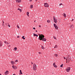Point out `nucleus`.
Here are the masks:
<instances>
[{"mask_svg": "<svg viewBox=\"0 0 75 75\" xmlns=\"http://www.w3.org/2000/svg\"><path fill=\"white\" fill-rule=\"evenodd\" d=\"M38 40H40L41 41L42 40V41H47L46 38H44V35L42 34H41V35L39 36Z\"/></svg>", "mask_w": 75, "mask_h": 75, "instance_id": "nucleus-1", "label": "nucleus"}, {"mask_svg": "<svg viewBox=\"0 0 75 75\" xmlns=\"http://www.w3.org/2000/svg\"><path fill=\"white\" fill-rule=\"evenodd\" d=\"M71 59V57H70L69 55H68V57L66 58V61H67L68 62H70Z\"/></svg>", "mask_w": 75, "mask_h": 75, "instance_id": "nucleus-2", "label": "nucleus"}, {"mask_svg": "<svg viewBox=\"0 0 75 75\" xmlns=\"http://www.w3.org/2000/svg\"><path fill=\"white\" fill-rule=\"evenodd\" d=\"M33 71H36L37 70V65L35 64H33Z\"/></svg>", "mask_w": 75, "mask_h": 75, "instance_id": "nucleus-3", "label": "nucleus"}, {"mask_svg": "<svg viewBox=\"0 0 75 75\" xmlns=\"http://www.w3.org/2000/svg\"><path fill=\"white\" fill-rule=\"evenodd\" d=\"M53 25L54 26V27H55L56 30H58V26H57V25L56 24L54 23L53 24Z\"/></svg>", "mask_w": 75, "mask_h": 75, "instance_id": "nucleus-4", "label": "nucleus"}, {"mask_svg": "<svg viewBox=\"0 0 75 75\" xmlns=\"http://www.w3.org/2000/svg\"><path fill=\"white\" fill-rule=\"evenodd\" d=\"M45 7H49V5L47 3H45L44 4Z\"/></svg>", "mask_w": 75, "mask_h": 75, "instance_id": "nucleus-5", "label": "nucleus"}, {"mask_svg": "<svg viewBox=\"0 0 75 75\" xmlns=\"http://www.w3.org/2000/svg\"><path fill=\"white\" fill-rule=\"evenodd\" d=\"M70 69L71 68L70 67H67L66 69V71H67V72H69V71H70Z\"/></svg>", "mask_w": 75, "mask_h": 75, "instance_id": "nucleus-6", "label": "nucleus"}, {"mask_svg": "<svg viewBox=\"0 0 75 75\" xmlns=\"http://www.w3.org/2000/svg\"><path fill=\"white\" fill-rule=\"evenodd\" d=\"M53 18H54V23H57V19H56L55 18L54 16H53Z\"/></svg>", "mask_w": 75, "mask_h": 75, "instance_id": "nucleus-7", "label": "nucleus"}, {"mask_svg": "<svg viewBox=\"0 0 75 75\" xmlns=\"http://www.w3.org/2000/svg\"><path fill=\"white\" fill-rule=\"evenodd\" d=\"M9 72H8V71L6 70V72L4 73V74L5 75H8V74Z\"/></svg>", "mask_w": 75, "mask_h": 75, "instance_id": "nucleus-8", "label": "nucleus"}, {"mask_svg": "<svg viewBox=\"0 0 75 75\" xmlns=\"http://www.w3.org/2000/svg\"><path fill=\"white\" fill-rule=\"evenodd\" d=\"M12 67L13 69H17V67H16V66H15L13 65L12 66Z\"/></svg>", "mask_w": 75, "mask_h": 75, "instance_id": "nucleus-9", "label": "nucleus"}, {"mask_svg": "<svg viewBox=\"0 0 75 75\" xmlns=\"http://www.w3.org/2000/svg\"><path fill=\"white\" fill-rule=\"evenodd\" d=\"M3 46V43L1 42L0 41V47Z\"/></svg>", "mask_w": 75, "mask_h": 75, "instance_id": "nucleus-10", "label": "nucleus"}, {"mask_svg": "<svg viewBox=\"0 0 75 75\" xmlns=\"http://www.w3.org/2000/svg\"><path fill=\"white\" fill-rule=\"evenodd\" d=\"M11 62L12 65H14V62L13 61H11Z\"/></svg>", "mask_w": 75, "mask_h": 75, "instance_id": "nucleus-11", "label": "nucleus"}, {"mask_svg": "<svg viewBox=\"0 0 75 75\" xmlns=\"http://www.w3.org/2000/svg\"><path fill=\"white\" fill-rule=\"evenodd\" d=\"M70 28H74V25H71L70 26Z\"/></svg>", "mask_w": 75, "mask_h": 75, "instance_id": "nucleus-12", "label": "nucleus"}, {"mask_svg": "<svg viewBox=\"0 0 75 75\" xmlns=\"http://www.w3.org/2000/svg\"><path fill=\"white\" fill-rule=\"evenodd\" d=\"M64 14L63 15L64 17L65 18H66V17H67V16L66 15V14H65V13H64Z\"/></svg>", "mask_w": 75, "mask_h": 75, "instance_id": "nucleus-13", "label": "nucleus"}, {"mask_svg": "<svg viewBox=\"0 0 75 75\" xmlns=\"http://www.w3.org/2000/svg\"><path fill=\"white\" fill-rule=\"evenodd\" d=\"M19 72H20V75H23V73H22V72L21 71V70H20L19 71Z\"/></svg>", "mask_w": 75, "mask_h": 75, "instance_id": "nucleus-14", "label": "nucleus"}, {"mask_svg": "<svg viewBox=\"0 0 75 75\" xmlns=\"http://www.w3.org/2000/svg\"><path fill=\"white\" fill-rule=\"evenodd\" d=\"M33 5H31L30 7V8H33Z\"/></svg>", "mask_w": 75, "mask_h": 75, "instance_id": "nucleus-15", "label": "nucleus"}, {"mask_svg": "<svg viewBox=\"0 0 75 75\" xmlns=\"http://www.w3.org/2000/svg\"><path fill=\"white\" fill-rule=\"evenodd\" d=\"M41 48H42V49H43V50H44V49H45V48L42 45V46Z\"/></svg>", "mask_w": 75, "mask_h": 75, "instance_id": "nucleus-16", "label": "nucleus"}, {"mask_svg": "<svg viewBox=\"0 0 75 75\" xmlns=\"http://www.w3.org/2000/svg\"><path fill=\"white\" fill-rule=\"evenodd\" d=\"M13 50H14V51H16V50H17V47H15L14 48Z\"/></svg>", "mask_w": 75, "mask_h": 75, "instance_id": "nucleus-17", "label": "nucleus"}, {"mask_svg": "<svg viewBox=\"0 0 75 75\" xmlns=\"http://www.w3.org/2000/svg\"><path fill=\"white\" fill-rule=\"evenodd\" d=\"M58 47V46L57 45H55V47H54V48H57Z\"/></svg>", "mask_w": 75, "mask_h": 75, "instance_id": "nucleus-18", "label": "nucleus"}, {"mask_svg": "<svg viewBox=\"0 0 75 75\" xmlns=\"http://www.w3.org/2000/svg\"><path fill=\"white\" fill-rule=\"evenodd\" d=\"M29 12H27V16H28V17H29Z\"/></svg>", "mask_w": 75, "mask_h": 75, "instance_id": "nucleus-19", "label": "nucleus"}, {"mask_svg": "<svg viewBox=\"0 0 75 75\" xmlns=\"http://www.w3.org/2000/svg\"><path fill=\"white\" fill-rule=\"evenodd\" d=\"M22 38L23 39V40H25V37H24V36H23L22 37Z\"/></svg>", "mask_w": 75, "mask_h": 75, "instance_id": "nucleus-20", "label": "nucleus"}, {"mask_svg": "<svg viewBox=\"0 0 75 75\" xmlns=\"http://www.w3.org/2000/svg\"><path fill=\"white\" fill-rule=\"evenodd\" d=\"M5 24L6 25V26H8V25H9V23H6Z\"/></svg>", "mask_w": 75, "mask_h": 75, "instance_id": "nucleus-21", "label": "nucleus"}, {"mask_svg": "<svg viewBox=\"0 0 75 75\" xmlns=\"http://www.w3.org/2000/svg\"><path fill=\"white\" fill-rule=\"evenodd\" d=\"M4 42V43H5V44H8V42H7L6 41H5Z\"/></svg>", "mask_w": 75, "mask_h": 75, "instance_id": "nucleus-22", "label": "nucleus"}, {"mask_svg": "<svg viewBox=\"0 0 75 75\" xmlns=\"http://www.w3.org/2000/svg\"><path fill=\"white\" fill-rule=\"evenodd\" d=\"M54 56H55V57H58V54H54Z\"/></svg>", "mask_w": 75, "mask_h": 75, "instance_id": "nucleus-23", "label": "nucleus"}, {"mask_svg": "<svg viewBox=\"0 0 75 75\" xmlns=\"http://www.w3.org/2000/svg\"><path fill=\"white\" fill-rule=\"evenodd\" d=\"M16 3H19V0H16Z\"/></svg>", "mask_w": 75, "mask_h": 75, "instance_id": "nucleus-24", "label": "nucleus"}, {"mask_svg": "<svg viewBox=\"0 0 75 75\" xmlns=\"http://www.w3.org/2000/svg\"><path fill=\"white\" fill-rule=\"evenodd\" d=\"M47 23H50V21L49 20H48L47 21Z\"/></svg>", "mask_w": 75, "mask_h": 75, "instance_id": "nucleus-25", "label": "nucleus"}, {"mask_svg": "<svg viewBox=\"0 0 75 75\" xmlns=\"http://www.w3.org/2000/svg\"><path fill=\"white\" fill-rule=\"evenodd\" d=\"M53 38L54 39H55V40H57V38H56V37H55V36H53Z\"/></svg>", "mask_w": 75, "mask_h": 75, "instance_id": "nucleus-26", "label": "nucleus"}, {"mask_svg": "<svg viewBox=\"0 0 75 75\" xmlns=\"http://www.w3.org/2000/svg\"><path fill=\"white\" fill-rule=\"evenodd\" d=\"M55 65V62L53 64V66H55V65Z\"/></svg>", "mask_w": 75, "mask_h": 75, "instance_id": "nucleus-27", "label": "nucleus"}, {"mask_svg": "<svg viewBox=\"0 0 75 75\" xmlns=\"http://www.w3.org/2000/svg\"><path fill=\"white\" fill-rule=\"evenodd\" d=\"M19 10L20 11V12H21V11H22V10H21V9H20V8L19 9Z\"/></svg>", "mask_w": 75, "mask_h": 75, "instance_id": "nucleus-28", "label": "nucleus"}, {"mask_svg": "<svg viewBox=\"0 0 75 75\" xmlns=\"http://www.w3.org/2000/svg\"><path fill=\"white\" fill-rule=\"evenodd\" d=\"M63 64H62V65L60 66V67H63Z\"/></svg>", "mask_w": 75, "mask_h": 75, "instance_id": "nucleus-29", "label": "nucleus"}, {"mask_svg": "<svg viewBox=\"0 0 75 75\" xmlns=\"http://www.w3.org/2000/svg\"><path fill=\"white\" fill-rule=\"evenodd\" d=\"M62 5V3H61V4H60L59 5V6H61Z\"/></svg>", "mask_w": 75, "mask_h": 75, "instance_id": "nucleus-30", "label": "nucleus"}, {"mask_svg": "<svg viewBox=\"0 0 75 75\" xmlns=\"http://www.w3.org/2000/svg\"><path fill=\"white\" fill-rule=\"evenodd\" d=\"M33 35H33L34 36H36V34H35V33H33Z\"/></svg>", "mask_w": 75, "mask_h": 75, "instance_id": "nucleus-31", "label": "nucleus"}, {"mask_svg": "<svg viewBox=\"0 0 75 75\" xmlns=\"http://www.w3.org/2000/svg\"><path fill=\"white\" fill-rule=\"evenodd\" d=\"M6 1H7V3H8V2H9L10 1V0H7Z\"/></svg>", "mask_w": 75, "mask_h": 75, "instance_id": "nucleus-32", "label": "nucleus"}, {"mask_svg": "<svg viewBox=\"0 0 75 75\" xmlns=\"http://www.w3.org/2000/svg\"><path fill=\"white\" fill-rule=\"evenodd\" d=\"M54 67H55V68H57V66L55 65L54 66Z\"/></svg>", "mask_w": 75, "mask_h": 75, "instance_id": "nucleus-33", "label": "nucleus"}, {"mask_svg": "<svg viewBox=\"0 0 75 75\" xmlns=\"http://www.w3.org/2000/svg\"><path fill=\"white\" fill-rule=\"evenodd\" d=\"M19 3H21V0H19Z\"/></svg>", "mask_w": 75, "mask_h": 75, "instance_id": "nucleus-34", "label": "nucleus"}, {"mask_svg": "<svg viewBox=\"0 0 75 75\" xmlns=\"http://www.w3.org/2000/svg\"><path fill=\"white\" fill-rule=\"evenodd\" d=\"M15 62H18V60H16L15 61Z\"/></svg>", "mask_w": 75, "mask_h": 75, "instance_id": "nucleus-35", "label": "nucleus"}, {"mask_svg": "<svg viewBox=\"0 0 75 75\" xmlns=\"http://www.w3.org/2000/svg\"><path fill=\"white\" fill-rule=\"evenodd\" d=\"M17 28H19V26H18V25H17Z\"/></svg>", "mask_w": 75, "mask_h": 75, "instance_id": "nucleus-36", "label": "nucleus"}, {"mask_svg": "<svg viewBox=\"0 0 75 75\" xmlns=\"http://www.w3.org/2000/svg\"><path fill=\"white\" fill-rule=\"evenodd\" d=\"M69 62H68V60L66 61V63H69Z\"/></svg>", "mask_w": 75, "mask_h": 75, "instance_id": "nucleus-37", "label": "nucleus"}, {"mask_svg": "<svg viewBox=\"0 0 75 75\" xmlns=\"http://www.w3.org/2000/svg\"><path fill=\"white\" fill-rule=\"evenodd\" d=\"M33 0H29V1H30V2H31V1H32Z\"/></svg>", "mask_w": 75, "mask_h": 75, "instance_id": "nucleus-38", "label": "nucleus"}, {"mask_svg": "<svg viewBox=\"0 0 75 75\" xmlns=\"http://www.w3.org/2000/svg\"><path fill=\"white\" fill-rule=\"evenodd\" d=\"M14 63L15 64H17L16 62H15Z\"/></svg>", "mask_w": 75, "mask_h": 75, "instance_id": "nucleus-39", "label": "nucleus"}, {"mask_svg": "<svg viewBox=\"0 0 75 75\" xmlns=\"http://www.w3.org/2000/svg\"><path fill=\"white\" fill-rule=\"evenodd\" d=\"M63 58H64V59H66V58L65 57H63Z\"/></svg>", "mask_w": 75, "mask_h": 75, "instance_id": "nucleus-40", "label": "nucleus"}, {"mask_svg": "<svg viewBox=\"0 0 75 75\" xmlns=\"http://www.w3.org/2000/svg\"><path fill=\"white\" fill-rule=\"evenodd\" d=\"M8 26L9 27H10V25L9 24L8 25Z\"/></svg>", "mask_w": 75, "mask_h": 75, "instance_id": "nucleus-41", "label": "nucleus"}, {"mask_svg": "<svg viewBox=\"0 0 75 75\" xmlns=\"http://www.w3.org/2000/svg\"><path fill=\"white\" fill-rule=\"evenodd\" d=\"M33 30H35V28H33Z\"/></svg>", "mask_w": 75, "mask_h": 75, "instance_id": "nucleus-42", "label": "nucleus"}, {"mask_svg": "<svg viewBox=\"0 0 75 75\" xmlns=\"http://www.w3.org/2000/svg\"><path fill=\"white\" fill-rule=\"evenodd\" d=\"M36 37H38V35H36Z\"/></svg>", "mask_w": 75, "mask_h": 75, "instance_id": "nucleus-43", "label": "nucleus"}, {"mask_svg": "<svg viewBox=\"0 0 75 75\" xmlns=\"http://www.w3.org/2000/svg\"><path fill=\"white\" fill-rule=\"evenodd\" d=\"M39 27H41V25H39Z\"/></svg>", "mask_w": 75, "mask_h": 75, "instance_id": "nucleus-44", "label": "nucleus"}, {"mask_svg": "<svg viewBox=\"0 0 75 75\" xmlns=\"http://www.w3.org/2000/svg\"><path fill=\"white\" fill-rule=\"evenodd\" d=\"M2 21L3 22V24H4V21Z\"/></svg>", "mask_w": 75, "mask_h": 75, "instance_id": "nucleus-45", "label": "nucleus"}, {"mask_svg": "<svg viewBox=\"0 0 75 75\" xmlns=\"http://www.w3.org/2000/svg\"><path fill=\"white\" fill-rule=\"evenodd\" d=\"M74 21V19H72L71 21Z\"/></svg>", "mask_w": 75, "mask_h": 75, "instance_id": "nucleus-46", "label": "nucleus"}, {"mask_svg": "<svg viewBox=\"0 0 75 75\" xmlns=\"http://www.w3.org/2000/svg\"><path fill=\"white\" fill-rule=\"evenodd\" d=\"M11 46H10V45H8V47H11Z\"/></svg>", "mask_w": 75, "mask_h": 75, "instance_id": "nucleus-47", "label": "nucleus"}, {"mask_svg": "<svg viewBox=\"0 0 75 75\" xmlns=\"http://www.w3.org/2000/svg\"><path fill=\"white\" fill-rule=\"evenodd\" d=\"M38 53L40 54H41V52H39Z\"/></svg>", "mask_w": 75, "mask_h": 75, "instance_id": "nucleus-48", "label": "nucleus"}, {"mask_svg": "<svg viewBox=\"0 0 75 75\" xmlns=\"http://www.w3.org/2000/svg\"><path fill=\"white\" fill-rule=\"evenodd\" d=\"M17 38H19V36H18L17 37Z\"/></svg>", "mask_w": 75, "mask_h": 75, "instance_id": "nucleus-49", "label": "nucleus"}, {"mask_svg": "<svg viewBox=\"0 0 75 75\" xmlns=\"http://www.w3.org/2000/svg\"><path fill=\"white\" fill-rule=\"evenodd\" d=\"M38 34L39 35H40V34Z\"/></svg>", "mask_w": 75, "mask_h": 75, "instance_id": "nucleus-50", "label": "nucleus"}, {"mask_svg": "<svg viewBox=\"0 0 75 75\" xmlns=\"http://www.w3.org/2000/svg\"><path fill=\"white\" fill-rule=\"evenodd\" d=\"M31 63H32V64H33V63H32V62H31Z\"/></svg>", "mask_w": 75, "mask_h": 75, "instance_id": "nucleus-51", "label": "nucleus"}, {"mask_svg": "<svg viewBox=\"0 0 75 75\" xmlns=\"http://www.w3.org/2000/svg\"><path fill=\"white\" fill-rule=\"evenodd\" d=\"M35 32H38L37 31V30H36L35 31Z\"/></svg>", "mask_w": 75, "mask_h": 75, "instance_id": "nucleus-52", "label": "nucleus"}, {"mask_svg": "<svg viewBox=\"0 0 75 75\" xmlns=\"http://www.w3.org/2000/svg\"><path fill=\"white\" fill-rule=\"evenodd\" d=\"M2 25H4V23H3V24Z\"/></svg>", "mask_w": 75, "mask_h": 75, "instance_id": "nucleus-53", "label": "nucleus"}, {"mask_svg": "<svg viewBox=\"0 0 75 75\" xmlns=\"http://www.w3.org/2000/svg\"><path fill=\"white\" fill-rule=\"evenodd\" d=\"M13 75H16V74H13Z\"/></svg>", "mask_w": 75, "mask_h": 75, "instance_id": "nucleus-54", "label": "nucleus"}, {"mask_svg": "<svg viewBox=\"0 0 75 75\" xmlns=\"http://www.w3.org/2000/svg\"><path fill=\"white\" fill-rule=\"evenodd\" d=\"M18 10H19V8H18Z\"/></svg>", "mask_w": 75, "mask_h": 75, "instance_id": "nucleus-55", "label": "nucleus"}, {"mask_svg": "<svg viewBox=\"0 0 75 75\" xmlns=\"http://www.w3.org/2000/svg\"><path fill=\"white\" fill-rule=\"evenodd\" d=\"M34 22H35V21H34Z\"/></svg>", "mask_w": 75, "mask_h": 75, "instance_id": "nucleus-56", "label": "nucleus"}, {"mask_svg": "<svg viewBox=\"0 0 75 75\" xmlns=\"http://www.w3.org/2000/svg\"><path fill=\"white\" fill-rule=\"evenodd\" d=\"M10 44V43H8V44Z\"/></svg>", "mask_w": 75, "mask_h": 75, "instance_id": "nucleus-57", "label": "nucleus"}, {"mask_svg": "<svg viewBox=\"0 0 75 75\" xmlns=\"http://www.w3.org/2000/svg\"><path fill=\"white\" fill-rule=\"evenodd\" d=\"M52 74H54V72H52Z\"/></svg>", "mask_w": 75, "mask_h": 75, "instance_id": "nucleus-58", "label": "nucleus"}, {"mask_svg": "<svg viewBox=\"0 0 75 75\" xmlns=\"http://www.w3.org/2000/svg\"><path fill=\"white\" fill-rule=\"evenodd\" d=\"M36 1H37V0H36Z\"/></svg>", "mask_w": 75, "mask_h": 75, "instance_id": "nucleus-59", "label": "nucleus"}, {"mask_svg": "<svg viewBox=\"0 0 75 75\" xmlns=\"http://www.w3.org/2000/svg\"><path fill=\"white\" fill-rule=\"evenodd\" d=\"M71 61H73V60H71Z\"/></svg>", "mask_w": 75, "mask_h": 75, "instance_id": "nucleus-60", "label": "nucleus"}, {"mask_svg": "<svg viewBox=\"0 0 75 75\" xmlns=\"http://www.w3.org/2000/svg\"><path fill=\"white\" fill-rule=\"evenodd\" d=\"M26 75H27V74H26Z\"/></svg>", "mask_w": 75, "mask_h": 75, "instance_id": "nucleus-61", "label": "nucleus"}]
</instances>
